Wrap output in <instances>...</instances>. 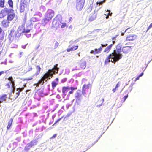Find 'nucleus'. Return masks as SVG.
<instances>
[{"mask_svg": "<svg viewBox=\"0 0 152 152\" xmlns=\"http://www.w3.org/2000/svg\"><path fill=\"white\" fill-rule=\"evenodd\" d=\"M121 45H118L116 47L115 49L107 57L104 61V64H107L110 61L115 63L121 59L123 56L122 55L121 53Z\"/></svg>", "mask_w": 152, "mask_h": 152, "instance_id": "obj_1", "label": "nucleus"}, {"mask_svg": "<svg viewBox=\"0 0 152 152\" xmlns=\"http://www.w3.org/2000/svg\"><path fill=\"white\" fill-rule=\"evenodd\" d=\"M14 12V10L12 9H10L7 8H5L1 11L0 14L2 15L3 17H4L8 15L10 13L13 12Z\"/></svg>", "mask_w": 152, "mask_h": 152, "instance_id": "obj_2", "label": "nucleus"}, {"mask_svg": "<svg viewBox=\"0 0 152 152\" xmlns=\"http://www.w3.org/2000/svg\"><path fill=\"white\" fill-rule=\"evenodd\" d=\"M85 0H77L76 8L77 10L81 11L83 9Z\"/></svg>", "mask_w": 152, "mask_h": 152, "instance_id": "obj_3", "label": "nucleus"}, {"mask_svg": "<svg viewBox=\"0 0 152 152\" xmlns=\"http://www.w3.org/2000/svg\"><path fill=\"white\" fill-rule=\"evenodd\" d=\"M54 13L55 12L53 10L49 9L45 13V17L48 18L50 20L54 16Z\"/></svg>", "mask_w": 152, "mask_h": 152, "instance_id": "obj_4", "label": "nucleus"}, {"mask_svg": "<svg viewBox=\"0 0 152 152\" xmlns=\"http://www.w3.org/2000/svg\"><path fill=\"white\" fill-rule=\"evenodd\" d=\"M28 3L26 0H21L20 4V11L23 12L25 10V8L27 6Z\"/></svg>", "mask_w": 152, "mask_h": 152, "instance_id": "obj_5", "label": "nucleus"}, {"mask_svg": "<svg viewBox=\"0 0 152 152\" xmlns=\"http://www.w3.org/2000/svg\"><path fill=\"white\" fill-rule=\"evenodd\" d=\"M37 144V140L34 139L31 141L29 143L27 144V146L25 147V150L28 151L29 150L30 148L32 147L34 145H35Z\"/></svg>", "mask_w": 152, "mask_h": 152, "instance_id": "obj_6", "label": "nucleus"}, {"mask_svg": "<svg viewBox=\"0 0 152 152\" xmlns=\"http://www.w3.org/2000/svg\"><path fill=\"white\" fill-rule=\"evenodd\" d=\"M137 38V36L135 35L129 34L127 35L125 40L127 41H133Z\"/></svg>", "mask_w": 152, "mask_h": 152, "instance_id": "obj_7", "label": "nucleus"}, {"mask_svg": "<svg viewBox=\"0 0 152 152\" xmlns=\"http://www.w3.org/2000/svg\"><path fill=\"white\" fill-rule=\"evenodd\" d=\"M91 86L90 83H89L88 84H84L83 86L82 87V93L83 94H86V89H89V88H91Z\"/></svg>", "mask_w": 152, "mask_h": 152, "instance_id": "obj_8", "label": "nucleus"}, {"mask_svg": "<svg viewBox=\"0 0 152 152\" xmlns=\"http://www.w3.org/2000/svg\"><path fill=\"white\" fill-rule=\"evenodd\" d=\"M73 44H71L69 45V48H67L66 49V50L67 52H69L70 51H72L75 50L77 49L78 48V45H76L75 46H73L72 45Z\"/></svg>", "mask_w": 152, "mask_h": 152, "instance_id": "obj_9", "label": "nucleus"}, {"mask_svg": "<svg viewBox=\"0 0 152 152\" xmlns=\"http://www.w3.org/2000/svg\"><path fill=\"white\" fill-rule=\"evenodd\" d=\"M102 50V47H100V48L98 49H95L94 50H91L90 52V53L94 54H99L100 53Z\"/></svg>", "mask_w": 152, "mask_h": 152, "instance_id": "obj_10", "label": "nucleus"}, {"mask_svg": "<svg viewBox=\"0 0 152 152\" xmlns=\"http://www.w3.org/2000/svg\"><path fill=\"white\" fill-rule=\"evenodd\" d=\"M11 14H9L7 17V19L9 22L12 21L15 17V14L13 12Z\"/></svg>", "mask_w": 152, "mask_h": 152, "instance_id": "obj_11", "label": "nucleus"}, {"mask_svg": "<svg viewBox=\"0 0 152 152\" xmlns=\"http://www.w3.org/2000/svg\"><path fill=\"white\" fill-rule=\"evenodd\" d=\"M79 66L82 69H84L86 67V62L85 61L81 60L79 62Z\"/></svg>", "mask_w": 152, "mask_h": 152, "instance_id": "obj_12", "label": "nucleus"}, {"mask_svg": "<svg viewBox=\"0 0 152 152\" xmlns=\"http://www.w3.org/2000/svg\"><path fill=\"white\" fill-rule=\"evenodd\" d=\"M96 17V14L94 12L91 15L89 18L88 21L90 22L92 21L95 19Z\"/></svg>", "mask_w": 152, "mask_h": 152, "instance_id": "obj_13", "label": "nucleus"}, {"mask_svg": "<svg viewBox=\"0 0 152 152\" xmlns=\"http://www.w3.org/2000/svg\"><path fill=\"white\" fill-rule=\"evenodd\" d=\"M8 80L11 82L10 83V84H12L11 87L13 88V89H15V82L13 80L12 77V76L9 77L8 78Z\"/></svg>", "mask_w": 152, "mask_h": 152, "instance_id": "obj_14", "label": "nucleus"}, {"mask_svg": "<svg viewBox=\"0 0 152 152\" xmlns=\"http://www.w3.org/2000/svg\"><path fill=\"white\" fill-rule=\"evenodd\" d=\"M70 89L69 88L68 86L63 87L62 89V93L63 95L65 96L66 93L68 91V90Z\"/></svg>", "mask_w": 152, "mask_h": 152, "instance_id": "obj_15", "label": "nucleus"}, {"mask_svg": "<svg viewBox=\"0 0 152 152\" xmlns=\"http://www.w3.org/2000/svg\"><path fill=\"white\" fill-rule=\"evenodd\" d=\"M2 25L4 27H7L9 25L10 22L7 20H4L1 22Z\"/></svg>", "mask_w": 152, "mask_h": 152, "instance_id": "obj_16", "label": "nucleus"}, {"mask_svg": "<svg viewBox=\"0 0 152 152\" xmlns=\"http://www.w3.org/2000/svg\"><path fill=\"white\" fill-rule=\"evenodd\" d=\"M113 44H111L106 48L104 51V52L106 53H108L111 50L113 46Z\"/></svg>", "mask_w": 152, "mask_h": 152, "instance_id": "obj_17", "label": "nucleus"}, {"mask_svg": "<svg viewBox=\"0 0 152 152\" xmlns=\"http://www.w3.org/2000/svg\"><path fill=\"white\" fill-rule=\"evenodd\" d=\"M104 101V99L100 97L98 100V101L96 102V105L98 106H101Z\"/></svg>", "mask_w": 152, "mask_h": 152, "instance_id": "obj_18", "label": "nucleus"}, {"mask_svg": "<svg viewBox=\"0 0 152 152\" xmlns=\"http://www.w3.org/2000/svg\"><path fill=\"white\" fill-rule=\"evenodd\" d=\"M81 91L80 90H78L77 91L75 94V96L76 98L79 99L81 96Z\"/></svg>", "mask_w": 152, "mask_h": 152, "instance_id": "obj_19", "label": "nucleus"}, {"mask_svg": "<svg viewBox=\"0 0 152 152\" xmlns=\"http://www.w3.org/2000/svg\"><path fill=\"white\" fill-rule=\"evenodd\" d=\"M130 50V48L129 47H124L122 49L123 52L125 53H128Z\"/></svg>", "mask_w": 152, "mask_h": 152, "instance_id": "obj_20", "label": "nucleus"}, {"mask_svg": "<svg viewBox=\"0 0 152 152\" xmlns=\"http://www.w3.org/2000/svg\"><path fill=\"white\" fill-rule=\"evenodd\" d=\"M49 20H50L45 17V18L43 19L41 21L42 25L45 26Z\"/></svg>", "mask_w": 152, "mask_h": 152, "instance_id": "obj_21", "label": "nucleus"}, {"mask_svg": "<svg viewBox=\"0 0 152 152\" xmlns=\"http://www.w3.org/2000/svg\"><path fill=\"white\" fill-rule=\"evenodd\" d=\"M13 121V119L11 118L8 123V125L7 126V129L8 130L11 126Z\"/></svg>", "mask_w": 152, "mask_h": 152, "instance_id": "obj_22", "label": "nucleus"}, {"mask_svg": "<svg viewBox=\"0 0 152 152\" xmlns=\"http://www.w3.org/2000/svg\"><path fill=\"white\" fill-rule=\"evenodd\" d=\"M57 64L54 65V67L53 68V69L52 70H53V72L54 73V74H55V73H58V70L59 68L57 67Z\"/></svg>", "mask_w": 152, "mask_h": 152, "instance_id": "obj_23", "label": "nucleus"}, {"mask_svg": "<svg viewBox=\"0 0 152 152\" xmlns=\"http://www.w3.org/2000/svg\"><path fill=\"white\" fill-rule=\"evenodd\" d=\"M16 34V31L15 30H11L9 35V37L10 38L14 37Z\"/></svg>", "mask_w": 152, "mask_h": 152, "instance_id": "obj_24", "label": "nucleus"}, {"mask_svg": "<svg viewBox=\"0 0 152 152\" xmlns=\"http://www.w3.org/2000/svg\"><path fill=\"white\" fill-rule=\"evenodd\" d=\"M6 98V95H4L0 96V103L4 101Z\"/></svg>", "mask_w": 152, "mask_h": 152, "instance_id": "obj_25", "label": "nucleus"}, {"mask_svg": "<svg viewBox=\"0 0 152 152\" xmlns=\"http://www.w3.org/2000/svg\"><path fill=\"white\" fill-rule=\"evenodd\" d=\"M133 31V28L131 27H129L126 28L124 31V32H126L127 33H131Z\"/></svg>", "mask_w": 152, "mask_h": 152, "instance_id": "obj_26", "label": "nucleus"}, {"mask_svg": "<svg viewBox=\"0 0 152 152\" xmlns=\"http://www.w3.org/2000/svg\"><path fill=\"white\" fill-rule=\"evenodd\" d=\"M58 84V82H56L54 81H52L51 83L52 88L53 89H54Z\"/></svg>", "mask_w": 152, "mask_h": 152, "instance_id": "obj_27", "label": "nucleus"}, {"mask_svg": "<svg viewBox=\"0 0 152 152\" xmlns=\"http://www.w3.org/2000/svg\"><path fill=\"white\" fill-rule=\"evenodd\" d=\"M8 4L10 7L12 9L13 7V2L12 0H8Z\"/></svg>", "mask_w": 152, "mask_h": 152, "instance_id": "obj_28", "label": "nucleus"}, {"mask_svg": "<svg viewBox=\"0 0 152 152\" xmlns=\"http://www.w3.org/2000/svg\"><path fill=\"white\" fill-rule=\"evenodd\" d=\"M36 69H37V72H36V75H37L38 74H39L40 72V70L41 69L40 67L39 66H36Z\"/></svg>", "mask_w": 152, "mask_h": 152, "instance_id": "obj_29", "label": "nucleus"}, {"mask_svg": "<svg viewBox=\"0 0 152 152\" xmlns=\"http://www.w3.org/2000/svg\"><path fill=\"white\" fill-rule=\"evenodd\" d=\"M21 28L23 30L21 32V33H29L30 31V30L29 29L25 30L24 28V26L21 27Z\"/></svg>", "mask_w": 152, "mask_h": 152, "instance_id": "obj_30", "label": "nucleus"}, {"mask_svg": "<svg viewBox=\"0 0 152 152\" xmlns=\"http://www.w3.org/2000/svg\"><path fill=\"white\" fill-rule=\"evenodd\" d=\"M5 0H0V7L3 8L4 7Z\"/></svg>", "mask_w": 152, "mask_h": 152, "instance_id": "obj_31", "label": "nucleus"}, {"mask_svg": "<svg viewBox=\"0 0 152 152\" xmlns=\"http://www.w3.org/2000/svg\"><path fill=\"white\" fill-rule=\"evenodd\" d=\"M44 80H43L42 78L41 79V80L39 81L38 83L37 84L36 86L37 87H38L40 84L43 85L44 83Z\"/></svg>", "mask_w": 152, "mask_h": 152, "instance_id": "obj_32", "label": "nucleus"}, {"mask_svg": "<svg viewBox=\"0 0 152 152\" xmlns=\"http://www.w3.org/2000/svg\"><path fill=\"white\" fill-rule=\"evenodd\" d=\"M53 70H49L48 72H47V73H48V77H52L53 76V73H51V72H53Z\"/></svg>", "mask_w": 152, "mask_h": 152, "instance_id": "obj_33", "label": "nucleus"}, {"mask_svg": "<svg viewBox=\"0 0 152 152\" xmlns=\"http://www.w3.org/2000/svg\"><path fill=\"white\" fill-rule=\"evenodd\" d=\"M48 75V73L46 72L45 74V75H44V76L42 78V80H45L46 79L49 77Z\"/></svg>", "mask_w": 152, "mask_h": 152, "instance_id": "obj_34", "label": "nucleus"}, {"mask_svg": "<svg viewBox=\"0 0 152 152\" xmlns=\"http://www.w3.org/2000/svg\"><path fill=\"white\" fill-rule=\"evenodd\" d=\"M101 1H98L96 2V4L97 5L99 4V5L102 4L103 3H104L105 0H100Z\"/></svg>", "mask_w": 152, "mask_h": 152, "instance_id": "obj_35", "label": "nucleus"}, {"mask_svg": "<svg viewBox=\"0 0 152 152\" xmlns=\"http://www.w3.org/2000/svg\"><path fill=\"white\" fill-rule=\"evenodd\" d=\"M152 28V23H151L150 25H149V26H148V28H147V29L146 31V32H147L150 29H151V28Z\"/></svg>", "mask_w": 152, "mask_h": 152, "instance_id": "obj_36", "label": "nucleus"}, {"mask_svg": "<svg viewBox=\"0 0 152 152\" xmlns=\"http://www.w3.org/2000/svg\"><path fill=\"white\" fill-rule=\"evenodd\" d=\"M62 25L61 26V28H63L65 27L66 26V24L65 23H62Z\"/></svg>", "mask_w": 152, "mask_h": 152, "instance_id": "obj_37", "label": "nucleus"}, {"mask_svg": "<svg viewBox=\"0 0 152 152\" xmlns=\"http://www.w3.org/2000/svg\"><path fill=\"white\" fill-rule=\"evenodd\" d=\"M59 45V43L58 42H56L54 45V49H56Z\"/></svg>", "mask_w": 152, "mask_h": 152, "instance_id": "obj_38", "label": "nucleus"}, {"mask_svg": "<svg viewBox=\"0 0 152 152\" xmlns=\"http://www.w3.org/2000/svg\"><path fill=\"white\" fill-rule=\"evenodd\" d=\"M24 89V87L22 88H19L17 89V90H19V94H20V92L22 91Z\"/></svg>", "mask_w": 152, "mask_h": 152, "instance_id": "obj_39", "label": "nucleus"}, {"mask_svg": "<svg viewBox=\"0 0 152 152\" xmlns=\"http://www.w3.org/2000/svg\"><path fill=\"white\" fill-rule=\"evenodd\" d=\"M62 117H61L60 118H59L58 119H57L55 122V123L53 125V126H54L55 124H56L57 123H58L59 121H60L62 118Z\"/></svg>", "mask_w": 152, "mask_h": 152, "instance_id": "obj_40", "label": "nucleus"}, {"mask_svg": "<svg viewBox=\"0 0 152 152\" xmlns=\"http://www.w3.org/2000/svg\"><path fill=\"white\" fill-rule=\"evenodd\" d=\"M128 97V94H127V95L126 96H125L124 98H123V102H124L126 100V99Z\"/></svg>", "mask_w": 152, "mask_h": 152, "instance_id": "obj_41", "label": "nucleus"}, {"mask_svg": "<svg viewBox=\"0 0 152 152\" xmlns=\"http://www.w3.org/2000/svg\"><path fill=\"white\" fill-rule=\"evenodd\" d=\"M7 86H8V88H11V91H12L14 89H13V88L12 87H11L10 86V85L9 84V83H8L7 84Z\"/></svg>", "mask_w": 152, "mask_h": 152, "instance_id": "obj_42", "label": "nucleus"}, {"mask_svg": "<svg viewBox=\"0 0 152 152\" xmlns=\"http://www.w3.org/2000/svg\"><path fill=\"white\" fill-rule=\"evenodd\" d=\"M4 38V36H3L1 38H0V45L1 44V43H2V41L3 40Z\"/></svg>", "mask_w": 152, "mask_h": 152, "instance_id": "obj_43", "label": "nucleus"}, {"mask_svg": "<svg viewBox=\"0 0 152 152\" xmlns=\"http://www.w3.org/2000/svg\"><path fill=\"white\" fill-rule=\"evenodd\" d=\"M120 82H118L117 84H116L115 86V88H117L120 86Z\"/></svg>", "mask_w": 152, "mask_h": 152, "instance_id": "obj_44", "label": "nucleus"}, {"mask_svg": "<svg viewBox=\"0 0 152 152\" xmlns=\"http://www.w3.org/2000/svg\"><path fill=\"white\" fill-rule=\"evenodd\" d=\"M71 90V91H73V90L76 89H77V88H75L73 87H71L69 88Z\"/></svg>", "mask_w": 152, "mask_h": 152, "instance_id": "obj_45", "label": "nucleus"}, {"mask_svg": "<svg viewBox=\"0 0 152 152\" xmlns=\"http://www.w3.org/2000/svg\"><path fill=\"white\" fill-rule=\"evenodd\" d=\"M107 44H101V45H102V46L101 47H102V48H103V47H106V46H107Z\"/></svg>", "mask_w": 152, "mask_h": 152, "instance_id": "obj_46", "label": "nucleus"}, {"mask_svg": "<svg viewBox=\"0 0 152 152\" xmlns=\"http://www.w3.org/2000/svg\"><path fill=\"white\" fill-rule=\"evenodd\" d=\"M56 135H57L56 134H54L50 139H53V138H55L56 137Z\"/></svg>", "mask_w": 152, "mask_h": 152, "instance_id": "obj_47", "label": "nucleus"}, {"mask_svg": "<svg viewBox=\"0 0 152 152\" xmlns=\"http://www.w3.org/2000/svg\"><path fill=\"white\" fill-rule=\"evenodd\" d=\"M32 79H33V78L32 77H30L29 78H26V80L27 81H28V80H29Z\"/></svg>", "mask_w": 152, "mask_h": 152, "instance_id": "obj_48", "label": "nucleus"}, {"mask_svg": "<svg viewBox=\"0 0 152 152\" xmlns=\"http://www.w3.org/2000/svg\"><path fill=\"white\" fill-rule=\"evenodd\" d=\"M73 91H69L68 93V95H70L71 94H72L73 93Z\"/></svg>", "mask_w": 152, "mask_h": 152, "instance_id": "obj_49", "label": "nucleus"}, {"mask_svg": "<svg viewBox=\"0 0 152 152\" xmlns=\"http://www.w3.org/2000/svg\"><path fill=\"white\" fill-rule=\"evenodd\" d=\"M115 38V37H113V38H112V40H113V44H113H113H114L115 43V42L114 41V40H113Z\"/></svg>", "mask_w": 152, "mask_h": 152, "instance_id": "obj_50", "label": "nucleus"}, {"mask_svg": "<svg viewBox=\"0 0 152 152\" xmlns=\"http://www.w3.org/2000/svg\"><path fill=\"white\" fill-rule=\"evenodd\" d=\"M32 68L31 66L28 69V71H30L31 70H32Z\"/></svg>", "mask_w": 152, "mask_h": 152, "instance_id": "obj_51", "label": "nucleus"}, {"mask_svg": "<svg viewBox=\"0 0 152 152\" xmlns=\"http://www.w3.org/2000/svg\"><path fill=\"white\" fill-rule=\"evenodd\" d=\"M116 89V88H115L113 89L112 91L113 93L115 92Z\"/></svg>", "mask_w": 152, "mask_h": 152, "instance_id": "obj_52", "label": "nucleus"}, {"mask_svg": "<svg viewBox=\"0 0 152 152\" xmlns=\"http://www.w3.org/2000/svg\"><path fill=\"white\" fill-rule=\"evenodd\" d=\"M4 71H1L0 72V76L1 75L4 74Z\"/></svg>", "mask_w": 152, "mask_h": 152, "instance_id": "obj_53", "label": "nucleus"}, {"mask_svg": "<svg viewBox=\"0 0 152 152\" xmlns=\"http://www.w3.org/2000/svg\"><path fill=\"white\" fill-rule=\"evenodd\" d=\"M140 77H139V76H138L136 78V79H135V81H136L137 80H138L139 79V78H140Z\"/></svg>", "mask_w": 152, "mask_h": 152, "instance_id": "obj_54", "label": "nucleus"}, {"mask_svg": "<svg viewBox=\"0 0 152 152\" xmlns=\"http://www.w3.org/2000/svg\"><path fill=\"white\" fill-rule=\"evenodd\" d=\"M143 75V72L141 73L139 76V77L142 76Z\"/></svg>", "mask_w": 152, "mask_h": 152, "instance_id": "obj_55", "label": "nucleus"}, {"mask_svg": "<svg viewBox=\"0 0 152 152\" xmlns=\"http://www.w3.org/2000/svg\"><path fill=\"white\" fill-rule=\"evenodd\" d=\"M107 15L109 16V15H110V16H111L112 15V13H110V12H109L108 14H107Z\"/></svg>", "mask_w": 152, "mask_h": 152, "instance_id": "obj_56", "label": "nucleus"}, {"mask_svg": "<svg viewBox=\"0 0 152 152\" xmlns=\"http://www.w3.org/2000/svg\"><path fill=\"white\" fill-rule=\"evenodd\" d=\"M2 32V30L1 27H0V34H1Z\"/></svg>", "mask_w": 152, "mask_h": 152, "instance_id": "obj_57", "label": "nucleus"}, {"mask_svg": "<svg viewBox=\"0 0 152 152\" xmlns=\"http://www.w3.org/2000/svg\"><path fill=\"white\" fill-rule=\"evenodd\" d=\"M56 82H58V78H56Z\"/></svg>", "mask_w": 152, "mask_h": 152, "instance_id": "obj_58", "label": "nucleus"}, {"mask_svg": "<svg viewBox=\"0 0 152 152\" xmlns=\"http://www.w3.org/2000/svg\"><path fill=\"white\" fill-rule=\"evenodd\" d=\"M2 53V50H0V56H1V53Z\"/></svg>", "mask_w": 152, "mask_h": 152, "instance_id": "obj_59", "label": "nucleus"}, {"mask_svg": "<svg viewBox=\"0 0 152 152\" xmlns=\"http://www.w3.org/2000/svg\"><path fill=\"white\" fill-rule=\"evenodd\" d=\"M88 9H89V11H91V10H92V8L91 7H90L89 8H88Z\"/></svg>", "mask_w": 152, "mask_h": 152, "instance_id": "obj_60", "label": "nucleus"}, {"mask_svg": "<svg viewBox=\"0 0 152 152\" xmlns=\"http://www.w3.org/2000/svg\"><path fill=\"white\" fill-rule=\"evenodd\" d=\"M125 32H123L122 33H121V36H124V33H125Z\"/></svg>", "mask_w": 152, "mask_h": 152, "instance_id": "obj_61", "label": "nucleus"}, {"mask_svg": "<svg viewBox=\"0 0 152 152\" xmlns=\"http://www.w3.org/2000/svg\"><path fill=\"white\" fill-rule=\"evenodd\" d=\"M106 19H108V18H109V16H108V15H107L106 16Z\"/></svg>", "mask_w": 152, "mask_h": 152, "instance_id": "obj_62", "label": "nucleus"}, {"mask_svg": "<svg viewBox=\"0 0 152 152\" xmlns=\"http://www.w3.org/2000/svg\"><path fill=\"white\" fill-rule=\"evenodd\" d=\"M56 23H58V24H59V22L58 21H56Z\"/></svg>", "mask_w": 152, "mask_h": 152, "instance_id": "obj_63", "label": "nucleus"}, {"mask_svg": "<svg viewBox=\"0 0 152 152\" xmlns=\"http://www.w3.org/2000/svg\"><path fill=\"white\" fill-rule=\"evenodd\" d=\"M18 29H19V31H21V28H20V27H19V28H18Z\"/></svg>", "mask_w": 152, "mask_h": 152, "instance_id": "obj_64", "label": "nucleus"}]
</instances>
